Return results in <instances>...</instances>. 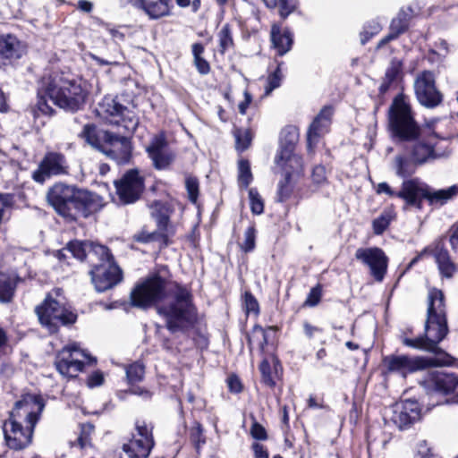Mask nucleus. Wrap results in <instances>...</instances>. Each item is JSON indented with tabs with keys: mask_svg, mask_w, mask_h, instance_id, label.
Returning a JSON list of instances; mask_svg holds the SVG:
<instances>
[{
	"mask_svg": "<svg viewBox=\"0 0 458 458\" xmlns=\"http://www.w3.org/2000/svg\"><path fill=\"white\" fill-rule=\"evenodd\" d=\"M174 288L172 300L157 309V313L165 319V328L172 334L181 333L190 336L196 349L200 352L209 347V335L197 327L199 310L194 301L191 287L177 281L171 282Z\"/></svg>",
	"mask_w": 458,
	"mask_h": 458,
	"instance_id": "nucleus-1",
	"label": "nucleus"
},
{
	"mask_svg": "<svg viewBox=\"0 0 458 458\" xmlns=\"http://www.w3.org/2000/svg\"><path fill=\"white\" fill-rule=\"evenodd\" d=\"M46 199L55 214L67 224L88 219L106 206L104 198L97 192L64 182L49 187Z\"/></svg>",
	"mask_w": 458,
	"mask_h": 458,
	"instance_id": "nucleus-2",
	"label": "nucleus"
},
{
	"mask_svg": "<svg viewBox=\"0 0 458 458\" xmlns=\"http://www.w3.org/2000/svg\"><path fill=\"white\" fill-rule=\"evenodd\" d=\"M42 92L59 108L75 114L83 110L89 96L86 82L62 71L42 78Z\"/></svg>",
	"mask_w": 458,
	"mask_h": 458,
	"instance_id": "nucleus-3",
	"label": "nucleus"
},
{
	"mask_svg": "<svg viewBox=\"0 0 458 458\" xmlns=\"http://www.w3.org/2000/svg\"><path fill=\"white\" fill-rule=\"evenodd\" d=\"M34 312L40 326L50 334H57L61 327H71L78 320V314L67 302L62 287L47 292Z\"/></svg>",
	"mask_w": 458,
	"mask_h": 458,
	"instance_id": "nucleus-4",
	"label": "nucleus"
},
{
	"mask_svg": "<svg viewBox=\"0 0 458 458\" xmlns=\"http://www.w3.org/2000/svg\"><path fill=\"white\" fill-rule=\"evenodd\" d=\"M445 242H448L453 252H458V220L449 226L445 234L436 238L419 252L409 262L406 270L411 269L425 255H429L434 258L440 277L442 279H452L458 272V264L453 260L450 251L445 246Z\"/></svg>",
	"mask_w": 458,
	"mask_h": 458,
	"instance_id": "nucleus-5",
	"label": "nucleus"
},
{
	"mask_svg": "<svg viewBox=\"0 0 458 458\" xmlns=\"http://www.w3.org/2000/svg\"><path fill=\"white\" fill-rule=\"evenodd\" d=\"M387 129L395 143L415 141L420 136V125L415 119L411 104L403 93L397 94L389 106Z\"/></svg>",
	"mask_w": 458,
	"mask_h": 458,
	"instance_id": "nucleus-6",
	"label": "nucleus"
},
{
	"mask_svg": "<svg viewBox=\"0 0 458 458\" xmlns=\"http://www.w3.org/2000/svg\"><path fill=\"white\" fill-rule=\"evenodd\" d=\"M150 216L155 221L157 230L148 232L147 226L132 235L134 242L148 244L157 242L160 249H165L173 243L171 239L175 235L176 227L171 222V216L174 213L172 203L163 200H154L149 205Z\"/></svg>",
	"mask_w": 458,
	"mask_h": 458,
	"instance_id": "nucleus-7",
	"label": "nucleus"
},
{
	"mask_svg": "<svg viewBox=\"0 0 458 458\" xmlns=\"http://www.w3.org/2000/svg\"><path fill=\"white\" fill-rule=\"evenodd\" d=\"M161 272L170 273L167 265L159 268L135 284L130 293V304L133 308L147 310L157 306L167 298L168 280L161 276Z\"/></svg>",
	"mask_w": 458,
	"mask_h": 458,
	"instance_id": "nucleus-8",
	"label": "nucleus"
},
{
	"mask_svg": "<svg viewBox=\"0 0 458 458\" xmlns=\"http://www.w3.org/2000/svg\"><path fill=\"white\" fill-rule=\"evenodd\" d=\"M449 332L445 293L441 289L431 287L428 293L423 332L425 344L431 342H443Z\"/></svg>",
	"mask_w": 458,
	"mask_h": 458,
	"instance_id": "nucleus-9",
	"label": "nucleus"
},
{
	"mask_svg": "<svg viewBox=\"0 0 458 458\" xmlns=\"http://www.w3.org/2000/svg\"><path fill=\"white\" fill-rule=\"evenodd\" d=\"M89 266L91 283L98 293H104L114 288L123 279V270L117 265L108 247L106 257L98 256Z\"/></svg>",
	"mask_w": 458,
	"mask_h": 458,
	"instance_id": "nucleus-10",
	"label": "nucleus"
},
{
	"mask_svg": "<svg viewBox=\"0 0 458 458\" xmlns=\"http://www.w3.org/2000/svg\"><path fill=\"white\" fill-rule=\"evenodd\" d=\"M458 195V184L446 189L435 190L428 184L413 178L410 207L422 210L423 201L426 200L432 208H441Z\"/></svg>",
	"mask_w": 458,
	"mask_h": 458,
	"instance_id": "nucleus-11",
	"label": "nucleus"
},
{
	"mask_svg": "<svg viewBox=\"0 0 458 458\" xmlns=\"http://www.w3.org/2000/svg\"><path fill=\"white\" fill-rule=\"evenodd\" d=\"M45 401L40 394H23L17 400L12 410L8 411V418L4 421L15 422L36 428L45 408Z\"/></svg>",
	"mask_w": 458,
	"mask_h": 458,
	"instance_id": "nucleus-12",
	"label": "nucleus"
},
{
	"mask_svg": "<svg viewBox=\"0 0 458 458\" xmlns=\"http://www.w3.org/2000/svg\"><path fill=\"white\" fill-rule=\"evenodd\" d=\"M116 194L123 205L137 202L145 190V179L140 174L137 168L126 171L123 176L114 181Z\"/></svg>",
	"mask_w": 458,
	"mask_h": 458,
	"instance_id": "nucleus-13",
	"label": "nucleus"
},
{
	"mask_svg": "<svg viewBox=\"0 0 458 458\" xmlns=\"http://www.w3.org/2000/svg\"><path fill=\"white\" fill-rule=\"evenodd\" d=\"M414 91L418 102L424 107L436 108L444 101L443 93L437 88L431 71H422L415 79Z\"/></svg>",
	"mask_w": 458,
	"mask_h": 458,
	"instance_id": "nucleus-14",
	"label": "nucleus"
},
{
	"mask_svg": "<svg viewBox=\"0 0 458 458\" xmlns=\"http://www.w3.org/2000/svg\"><path fill=\"white\" fill-rule=\"evenodd\" d=\"M132 141L131 137L114 131H104V143L101 146L103 154L114 159L119 165L130 163L132 158Z\"/></svg>",
	"mask_w": 458,
	"mask_h": 458,
	"instance_id": "nucleus-15",
	"label": "nucleus"
},
{
	"mask_svg": "<svg viewBox=\"0 0 458 458\" xmlns=\"http://www.w3.org/2000/svg\"><path fill=\"white\" fill-rule=\"evenodd\" d=\"M355 259L369 268V276L377 283H382L387 274L389 258L379 247L359 248Z\"/></svg>",
	"mask_w": 458,
	"mask_h": 458,
	"instance_id": "nucleus-16",
	"label": "nucleus"
},
{
	"mask_svg": "<svg viewBox=\"0 0 458 458\" xmlns=\"http://www.w3.org/2000/svg\"><path fill=\"white\" fill-rule=\"evenodd\" d=\"M146 153L152 162V166L158 171L168 170L176 158L175 152L169 147L164 131L155 134L146 148Z\"/></svg>",
	"mask_w": 458,
	"mask_h": 458,
	"instance_id": "nucleus-17",
	"label": "nucleus"
},
{
	"mask_svg": "<svg viewBox=\"0 0 458 458\" xmlns=\"http://www.w3.org/2000/svg\"><path fill=\"white\" fill-rule=\"evenodd\" d=\"M70 166L64 153L47 151L31 177L36 182L43 184L51 176L68 174Z\"/></svg>",
	"mask_w": 458,
	"mask_h": 458,
	"instance_id": "nucleus-18",
	"label": "nucleus"
},
{
	"mask_svg": "<svg viewBox=\"0 0 458 458\" xmlns=\"http://www.w3.org/2000/svg\"><path fill=\"white\" fill-rule=\"evenodd\" d=\"M86 357L84 351L73 345H67L60 350L55 357L54 365L60 375L68 378H75L85 369L86 363L78 355Z\"/></svg>",
	"mask_w": 458,
	"mask_h": 458,
	"instance_id": "nucleus-19",
	"label": "nucleus"
},
{
	"mask_svg": "<svg viewBox=\"0 0 458 458\" xmlns=\"http://www.w3.org/2000/svg\"><path fill=\"white\" fill-rule=\"evenodd\" d=\"M35 428L15 422L4 421L3 433L5 445L13 451L28 448L33 441Z\"/></svg>",
	"mask_w": 458,
	"mask_h": 458,
	"instance_id": "nucleus-20",
	"label": "nucleus"
},
{
	"mask_svg": "<svg viewBox=\"0 0 458 458\" xmlns=\"http://www.w3.org/2000/svg\"><path fill=\"white\" fill-rule=\"evenodd\" d=\"M27 43L15 34H0V69L18 62L27 55Z\"/></svg>",
	"mask_w": 458,
	"mask_h": 458,
	"instance_id": "nucleus-21",
	"label": "nucleus"
},
{
	"mask_svg": "<svg viewBox=\"0 0 458 458\" xmlns=\"http://www.w3.org/2000/svg\"><path fill=\"white\" fill-rule=\"evenodd\" d=\"M438 136L436 132L431 131L427 134L420 131V138L415 141H410L412 143L410 150V157L414 164V166L421 165L428 162L429 158H435L436 146L438 143Z\"/></svg>",
	"mask_w": 458,
	"mask_h": 458,
	"instance_id": "nucleus-22",
	"label": "nucleus"
},
{
	"mask_svg": "<svg viewBox=\"0 0 458 458\" xmlns=\"http://www.w3.org/2000/svg\"><path fill=\"white\" fill-rule=\"evenodd\" d=\"M441 342H431L426 344L421 351L432 353L433 356L420 355L421 371L431 368L456 367L458 359L439 346Z\"/></svg>",
	"mask_w": 458,
	"mask_h": 458,
	"instance_id": "nucleus-23",
	"label": "nucleus"
},
{
	"mask_svg": "<svg viewBox=\"0 0 458 458\" xmlns=\"http://www.w3.org/2000/svg\"><path fill=\"white\" fill-rule=\"evenodd\" d=\"M97 112L99 116L111 123L118 124L126 120L132 122V118L130 116L132 112L119 101L117 96L106 95L98 103Z\"/></svg>",
	"mask_w": 458,
	"mask_h": 458,
	"instance_id": "nucleus-24",
	"label": "nucleus"
},
{
	"mask_svg": "<svg viewBox=\"0 0 458 458\" xmlns=\"http://www.w3.org/2000/svg\"><path fill=\"white\" fill-rule=\"evenodd\" d=\"M64 250L72 253V257L81 262L88 261L89 264L95 261L98 256L107 255V247L91 241L71 240Z\"/></svg>",
	"mask_w": 458,
	"mask_h": 458,
	"instance_id": "nucleus-25",
	"label": "nucleus"
},
{
	"mask_svg": "<svg viewBox=\"0 0 458 458\" xmlns=\"http://www.w3.org/2000/svg\"><path fill=\"white\" fill-rule=\"evenodd\" d=\"M426 388L442 395L454 394L458 389V375L452 372L433 370L423 380Z\"/></svg>",
	"mask_w": 458,
	"mask_h": 458,
	"instance_id": "nucleus-26",
	"label": "nucleus"
},
{
	"mask_svg": "<svg viewBox=\"0 0 458 458\" xmlns=\"http://www.w3.org/2000/svg\"><path fill=\"white\" fill-rule=\"evenodd\" d=\"M258 368L260 373V383L264 386L274 390L278 385H283L284 367L277 355L272 354L271 360L264 358Z\"/></svg>",
	"mask_w": 458,
	"mask_h": 458,
	"instance_id": "nucleus-27",
	"label": "nucleus"
},
{
	"mask_svg": "<svg viewBox=\"0 0 458 458\" xmlns=\"http://www.w3.org/2000/svg\"><path fill=\"white\" fill-rule=\"evenodd\" d=\"M146 367L142 360H136L125 366L126 382L130 388L128 393L150 400L153 393L146 387L138 386L144 379Z\"/></svg>",
	"mask_w": 458,
	"mask_h": 458,
	"instance_id": "nucleus-28",
	"label": "nucleus"
},
{
	"mask_svg": "<svg viewBox=\"0 0 458 458\" xmlns=\"http://www.w3.org/2000/svg\"><path fill=\"white\" fill-rule=\"evenodd\" d=\"M382 365L386 369V373L398 372L406 375L421 371L420 355L414 357L394 354L384 356Z\"/></svg>",
	"mask_w": 458,
	"mask_h": 458,
	"instance_id": "nucleus-29",
	"label": "nucleus"
},
{
	"mask_svg": "<svg viewBox=\"0 0 458 458\" xmlns=\"http://www.w3.org/2000/svg\"><path fill=\"white\" fill-rule=\"evenodd\" d=\"M270 47L277 56H284L290 52L294 44V35L293 31L283 27L280 23H273L270 28Z\"/></svg>",
	"mask_w": 458,
	"mask_h": 458,
	"instance_id": "nucleus-30",
	"label": "nucleus"
},
{
	"mask_svg": "<svg viewBox=\"0 0 458 458\" xmlns=\"http://www.w3.org/2000/svg\"><path fill=\"white\" fill-rule=\"evenodd\" d=\"M421 418L420 403L415 400L404 401L393 415L394 423L402 430L409 428Z\"/></svg>",
	"mask_w": 458,
	"mask_h": 458,
	"instance_id": "nucleus-31",
	"label": "nucleus"
},
{
	"mask_svg": "<svg viewBox=\"0 0 458 458\" xmlns=\"http://www.w3.org/2000/svg\"><path fill=\"white\" fill-rule=\"evenodd\" d=\"M136 9L143 11L150 20H158L171 14V0H131Z\"/></svg>",
	"mask_w": 458,
	"mask_h": 458,
	"instance_id": "nucleus-32",
	"label": "nucleus"
},
{
	"mask_svg": "<svg viewBox=\"0 0 458 458\" xmlns=\"http://www.w3.org/2000/svg\"><path fill=\"white\" fill-rule=\"evenodd\" d=\"M276 164L284 170V174H289L290 177H301L304 175V160L300 155L292 152L289 157L283 155H276Z\"/></svg>",
	"mask_w": 458,
	"mask_h": 458,
	"instance_id": "nucleus-33",
	"label": "nucleus"
},
{
	"mask_svg": "<svg viewBox=\"0 0 458 458\" xmlns=\"http://www.w3.org/2000/svg\"><path fill=\"white\" fill-rule=\"evenodd\" d=\"M403 60L394 57L391 59L388 67L386 70L385 76L378 88V96L384 97L390 89L391 86L403 77Z\"/></svg>",
	"mask_w": 458,
	"mask_h": 458,
	"instance_id": "nucleus-34",
	"label": "nucleus"
},
{
	"mask_svg": "<svg viewBox=\"0 0 458 458\" xmlns=\"http://www.w3.org/2000/svg\"><path fill=\"white\" fill-rule=\"evenodd\" d=\"M155 445L156 443L151 444L132 435L131 438L122 445V450L129 458H148Z\"/></svg>",
	"mask_w": 458,
	"mask_h": 458,
	"instance_id": "nucleus-35",
	"label": "nucleus"
},
{
	"mask_svg": "<svg viewBox=\"0 0 458 458\" xmlns=\"http://www.w3.org/2000/svg\"><path fill=\"white\" fill-rule=\"evenodd\" d=\"M334 108L332 106H325L321 108L319 113L313 119L307 133V140L310 148H311L312 138L318 137L323 127L327 126L331 123Z\"/></svg>",
	"mask_w": 458,
	"mask_h": 458,
	"instance_id": "nucleus-36",
	"label": "nucleus"
},
{
	"mask_svg": "<svg viewBox=\"0 0 458 458\" xmlns=\"http://www.w3.org/2000/svg\"><path fill=\"white\" fill-rule=\"evenodd\" d=\"M299 140V130L296 126L286 125L282 129L279 137V148L276 155L288 156L295 151Z\"/></svg>",
	"mask_w": 458,
	"mask_h": 458,
	"instance_id": "nucleus-37",
	"label": "nucleus"
},
{
	"mask_svg": "<svg viewBox=\"0 0 458 458\" xmlns=\"http://www.w3.org/2000/svg\"><path fill=\"white\" fill-rule=\"evenodd\" d=\"M412 183H413V178L404 180L402 183L401 190L398 191H394L387 182H380L377 184V193H386L391 198H399L404 200L405 204L410 207L411 204V191H412Z\"/></svg>",
	"mask_w": 458,
	"mask_h": 458,
	"instance_id": "nucleus-38",
	"label": "nucleus"
},
{
	"mask_svg": "<svg viewBox=\"0 0 458 458\" xmlns=\"http://www.w3.org/2000/svg\"><path fill=\"white\" fill-rule=\"evenodd\" d=\"M216 37L217 50L221 55H224L226 52L236 48L233 26L230 22H225L222 25L217 31Z\"/></svg>",
	"mask_w": 458,
	"mask_h": 458,
	"instance_id": "nucleus-39",
	"label": "nucleus"
},
{
	"mask_svg": "<svg viewBox=\"0 0 458 458\" xmlns=\"http://www.w3.org/2000/svg\"><path fill=\"white\" fill-rule=\"evenodd\" d=\"M22 279L19 276L0 275V302H10L13 299L19 283Z\"/></svg>",
	"mask_w": 458,
	"mask_h": 458,
	"instance_id": "nucleus-40",
	"label": "nucleus"
},
{
	"mask_svg": "<svg viewBox=\"0 0 458 458\" xmlns=\"http://www.w3.org/2000/svg\"><path fill=\"white\" fill-rule=\"evenodd\" d=\"M204 53L205 45L203 43L195 42L191 45L193 64L200 75H207L211 72L209 62L203 57Z\"/></svg>",
	"mask_w": 458,
	"mask_h": 458,
	"instance_id": "nucleus-41",
	"label": "nucleus"
},
{
	"mask_svg": "<svg viewBox=\"0 0 458 458\" xmlns=\"http://www.w3.org/2000/svg\"><path fill=\"white\" fill-rule=\"evenodd\" d=\"M204 53L205 45L203 43L195 42L191 45L193 64L200 75H207L211 72L209 62L203 57Z\"/></svg>",
	"mask_w": 458,
	"mask_h": 458,
	"instance_id": "nucleus-42",
	"label": "nucleus"
},
{
	"mask_svg": "<svg viewBox=\"0 0 458 458\" xmlns=\"http://www.w3.org/2000/svg\"><path fill=\"white\" fill-rule=\"evenodd\" d=\"M79 137L83 139L92 148L98 151L101 150V146L104 143V131H102V135L99 136L98 127L95 123H86L79 134Z\"/></svg>",
	"mask_w": 458,
	"mask_h": 458,
	"instance_id": "nucleus-43",
	"label": "nucleus"
},
{
	"mask_svg": "<svg viewBox=\"0 0 458 458\" xmlns=\"http://www.w3.org/2000/svg\"><path fill=\"white\" fill-rule=\"evenodd\" d=\"M399 340L403 344V345L415 349V350H422V347L425 345V341L423 338V334L414 336V328L411 326H408L400 331V335H398Z\"/></svg>",
	"mask_w": 458,
	"mask_h": 458,
	"instance_id": "nucleus-44",
	"label": "nucleus"
},
{
	"mask_svg": "<svg viewBox=\"0 0 458 458\" xmlns=\"http://www.w3.org/2000/svg\"><path fill=\"white\" fill-rule=\"evenodd\" d=\"M237 183L240 189L246 190L253 181L250 163L247 158L238 160Z\"/></svg>",
	"mask_w": 458,
	"mask_h": 458,
	"instance_id": "nucleus-45",
	"label": "nucleus"
},
{
	"mask_svg": "<svg viewBox=\"0 0 458 458\" xmlns=\"http://www.w3.org/2000/svg\"><path fill=\"white\" fill-rule=\"evenodd\" d=\"M157 339L161 346V348L166 352L176 355L180 354L182 352V341L180 340L177 336L172 338L160 331H157L156 333Z\"/></svg>",
	"mask_w": 458,
	"mask_h": 458,
	"instance_id": "nucleus-46",
	"label": "nucleus"
},
{
	"mask_svg": "<svg viewBox=\"0 0 458 458\" xmlns=\"http://www.w3.org/2000/svg\"><path fill=\"white\" fill-rule=\"evenodd\" d=\"M293 178L290 177L289 174H284L283 178L278 182L276 201L279 203H284L293 194L294 185L293 183Z\"/></svg>",
	"mask_w": 458,
	"mask_h": 458,
	"instance_id": "nucleus-47",
	"label": "nucleus"
},
{
	"mask_svg": "<svg viewBox=\"0 0 458 458\" xmlns=\"http://www.w3.org/2000/svg\"><path fill=\"white\" fill-rule=\"evenodd\" d=\"M242 309L244 314L258 318L260 315V305L255 295L250 291H245L241 296Z\"/></svg>",
	"mask_w": 458,
	"mask_h": 458,
	"instance_id": "nucleus-48",
	"label": "nucleus"
},
{
	"mask_svg": "<svg viewBox=\"0 0 458 458\" xmlns=\"http://www.w3.org/2000/svg\"><path fill=\"white\" fill-rule=\"evenodd\" d=\"M233 136L235 138V149L239 153L244 152L250 147L253 137L250 129L235 128Z\"/></svg>",
	"mask_w": 458,
	"mask_h": 458,
	"instance_id": "nucleus-49",
	"label": "nucleus"
},
{
	"mask_svg": "<svg viewBox=\"0 0 458 458\" xmlns=\"http://www.w3.org/2000/svg\"><path fill=\"white\" fill-rule=\"evenodd\" d=\"M311 185L314 191L329 184L327 171L325 165H316L313 166L310 174Z\"/></svg>",
	"mask_w": 458,
	"mask_h": 458,
	"instance_id": "nucleus-50",
	"label": "nucleus"
},
{
	"mask_svg": "<svg viewBox=\"0 0 458 458\" xmlns=\"http://www.w3.org/2000/svg\"><path fill=\"white\" fill-rule=\"evenodd\" d=\"M137 434L136 437L142 438V440L148 441L149 443H156L154 437V424L148 422L145 420H137L134 424Z\"/></svg>",
	"mask_w": 458,
	"mask_h": 458,
	"instance_id": "nucleus-51",
	"label": "nucleus"
},
{
	"mask_svg": "<svg viewBox=\"0 0 458 458\" xmlns=\"http://www.w3.org/2000/svg\"><path fill=\"white\" fill-rule=\"evenodd\" d=\"M257 228L255 223L250 225L244 232V239L238 245L244 253L252 252L256 249Z\"/></svg>",
	"mask_w": 458,
	"mask_h": 458,
	"instance_id": "nucleus-52",
	"label": "nucleus"
},
{
	"mask_svg": "<svg viewBox=\"0 0 458 458\" xmlns=\"http://www.w3.org/2000/svg\"><path fill=\"white\" fill-rule=\"evenodd\" d=\"M394 216L390 210H384L377 218L372 221V230L376 235H381L390 225Z\"/></svg>",
	"mask_w": 458,
	"mask_h": 458,
	"instance_id": "nucleus-53",
	"label": "nucleus"
},
{
	"mask_svg": "<svg viewBox=\"0 0 458 458\" xmlns=\"http://www.w3.org/2000/svg\"><path fill=\"white\" fill-rule=\"evenodd\" d=\"M250 208L253 215L259 216L264 213L265 204L257 188H250L248 191Z\"/></svg>",
	"mask_w": 458,
	"mask_h": 458,
	"instance_id": "nucleus-54",
	"label": "nucleus"
},
{
	"mask_svg": "<svg viewBox=\"0 0 458 458\" xmlns=\"http://www.w3.org/2000/svg\"><path fill=\"white\" fill-rule=\"evenodd\" d=\"M190 440L197 451L206 443L204 429L199 421L194 420L190 428Z\"/></svg>",
	"mask_w": 458,
	"mask_h": 458,
	"instance_id": "nucleus-55",
	"label": "nucleus"
},
{
	"mask_svg": "<svg viewBox=\"0 0 458 458\" xmlns=\"http://www.w3.org/2000/svg\"><path fill=\"white\" fill-rule=\"evenodd\" d=\"M409 20L405 13L398 14L397 17L392 19L389 26V31L397 38L409 30Z\"/></svg>",
	"mask_w": 458,
	"mask_h": 458,
	"instance_id": "nucleus-56",
	"label": "nucleus"
},
{
	"mask_svg": "<svg viewBox=\"0 0 458 458\" xmlns=\"http://www.w3.org/2000/svg\"><path fill=\"white\" fill-rule=\"evenodd\" d=\"M185 189L189 201L192 204H197L199 197V179L193 175H187L185 178Z\"/></svg>",
	"mask_w": 458,
	"mask_h": 458,
	"instance_id": "nucleus-57",
	"label": "nucleus"
},
{
	"mask_svg": "<svg viewBox=\"0 0 458 458\" xmlns=\"http://www.w3.org/2000/svg\"><path fill=\"white\" fill-rule=\"evenodd\" d=\"M323 297V284L320 283H318L315 286H313L305 301L302 302L301 307L302 308H313L318 306Z\"/></svg>",
	"mask_w": 458,
	"mask_h": 458,
	"instance_id": "nucleus-58",
	"label": "nucleus"
},
{
	"mask_svg": "<svg viewBox=\"0 0 458 458\" xmlns=\"http://www.w3.org/2000/svg\"><path fill=\"white\" fill-rule=\"evenodd\" d=\"M283 64L284 62H278L276 70L268 75L267 85L265 87V93L267 95L281 85L283 78L281 67Z\"/></svg>",
	"mask_w": 458,
	"mask_h": 458,
	"instance_id": "nucleus-59",
	"label": "nucleus"
},
{
	"mask_svg": "<svg viewBox=\"0 0 458 458\" xmlns=\"http://www.w3.org/2000/svg\"><path fill=\"white\" fill-rule=\"evenodd\" d=\"M94 429L95 427L90 422L81 424V431L76 440L81 449H84L86 446L90 445V436Z\"/></svg>",
	"mask_w": 458,
	"mask_h": 458,
	"instance_id": "nucleus-60",
	"label": "nucleus"
},
{
	"mask_svg": "<svg viewBox=\"0 0 458 458\" xmlns=\"http://www.w3.org/2000/svg\"><path fill=\"white\" fill-rule=\"evenodd\" d=\"M396 174L398 176L405 178L411 175L415 172V167H412V160L405 157H397Z\"/></svg>",
	"mask_w": 458,
	"mask_h": 458,
	"instance_id": "nucleus-61",
	"label": "nucleus"
},
{
	"mask_svg": "<svg viewBox=\"0 0 458 458\" xmlns=\"http://www.w3.org/2000/svg\"><path fill=\"white\" fill-rule=\"evenodd\" d=\"M47 98H48V97L42 92L41 85L38 91V111L44 115L53 116L55 114L56 111L48 104Z\"/></svg>",
	"mask_w": 458,
	"mask_h": 458,
	"instance_id": "nucleus-62",
	"label": "nucleus"
},
{
	"mask_svg": "<svg viewBox=\"0 0 458 458\" xmlns=\"http://www.w3.org/2000/svg\"><path fill=\"white\" fill-rule=\"evenodd\" d=\"M278 13L283 20H285L298 7L297 0H278Z\"/></svg>",
	"mask_w": 458,
	"mask_h": 458,
	"instance_id": "nucleus-63",
	"label": "nucleus"
},
{
	"mask_svg": "<svg viewBox=\"0 0 458 458\" xmlns=\"http://www.w3.org/2000/svg\"><path fill=\"white\" fill-rule=\"evenodd\" d=\"M250 434L255 442L267 441L268 439V434L265 427L258 422L254 418L250 425Z\"/></svg>",
	"mask_w": 458,
	"mask_h": 458,
	"instance_id": "nucleus-64",
	"label": "nucleus"
}]
</instances>
